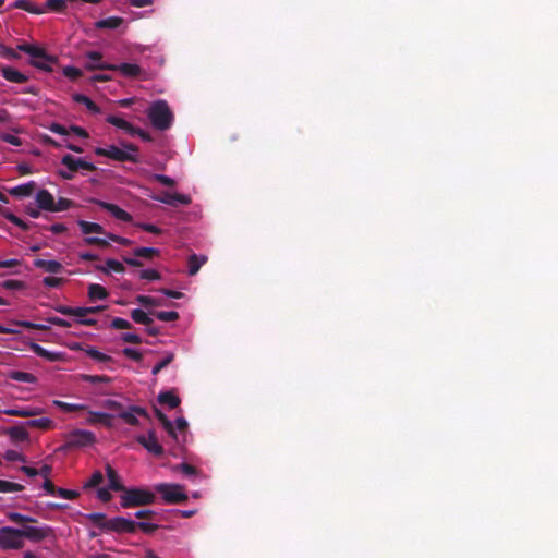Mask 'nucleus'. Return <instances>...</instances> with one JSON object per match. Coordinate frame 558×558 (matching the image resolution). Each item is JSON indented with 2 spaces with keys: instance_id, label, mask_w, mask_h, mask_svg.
<instances>
[{
  "instance_id": "obj_1",
  "label": "nucleus",
  "mask_w": 558,
  "mask_h": 558,
  "mask_svg": "<svg viewBox=\"0 0 558 558\" xmlns=\"http://www.w3.org/2000/svg\"><path fill=\"white\" fill-rule=\"evenodd\" d=\"M147 117L151 125L159 131L171 128L174 117L166 100H156L147 109Z\"/></svg>"
},
{
  "instance_id": "obj_2",
  "label": "nucleus",
  "mask_w": 558,
  "mask_h": 558,
  "mask_svg": "<svg viewBox=\"0 0 558 558\" xmlns=\"http://www.w3.org/2000/svg\"><path fill=\"white\" fill-rule=\"evenodd\" d=\"M122 146H123V149L118 146H114V145H110L107 148L97 147V148H95V154L97 156L108 157L112 160L120 161V162H124V161L138 162V159L135 155V153L138 151V148L134 144H131V143H123Z\"/></svg>"
},
{
  "instance_id": "obj_3",
  "label": "nucleus",
  "mask_w": 558,
  "mask_h": 558,
  "mask_svg": "<svg viewBox=\"0 0 558 558\" xmlns=\"http://www.w3.org/2000/svg\"><path fill=\"white\" fill-rule=\"evenodd\" d=\"M120 498L122 508H134L154 504L156 495L148 489L125 488Z\"/></svg>"
},
{
  "instance_id": "obj_4",
  "label": "nucleus",
  "mask_w": 558,
  "mask_h": 558,
  "mask_svg": "<svg viewBox=\"0 0 558 558\" xmlns=\"http://www.w3.org/2000/svg\"><path fill=\"white\" fill-rule=\"evenodd\" d=\"M106 307L102 305L90 306V307H71L66 305H58L54 310L65 316L77 317L76 323L83 326H95L97 320L95 318H87L88 314H95L104 311Z\"/></svg>"
},
{
  "instance_id": "obj_5",
  "label": "nucleus",
  "mask_w": 558,
  "mask_h": 558,
  "mask_svg": "<svg viewBox=\"0 0 558 558\" xmlns=\"http://www.w3.org/2000/svg\"><path fill=\"white\" fill-rule=\"evenodd\" d=\"M77 226L80 227V230L82 231V233L86 235V238H84L85 244L96 245L99 247H108L109 246V242L107 239L90 236V234L95 233V234L105 235L107 238V234H109V232H107L101 225H99L97 222H89L86 220H78Z\"/></svg>"
},
{
  "instance_id": "obj_6",
  "label": "nucleus",
  "mask_w": 558,
  "mask_h": 558,
  "mask_svg": "<svg viewBox=\"0 0 558 558\" xmlns=\"http://www.w3.org/2000/svg\"><path fill=\"white\" fill-rule=\"evenodd\" d=\"M65 442L60 450L78 449L92 446L96 442L93 432L86 429H74L64 436Z\"/></svg>"
},
{
  "instance_id": "obj_7",
  "label": "nucleus",
  "mask_w": 558,
  "mask_h": 558,
  "mask_svg": "<svg viewBox=\"0 0 558 558\" xmlns=\"http://www.w3.org/2000/svg\"><path fill=\"white\" fill-rule=\"evenodd\" d=\"M155 489L168 505L182 504L187 500L183 486L179 484H158Z\"/></svg>"
},
{
  "instance_id": "obj_8",
  "label": "nucleus",
  "mask_w": 558,
  "mask_h": 558,
  "mask_svg": "<svg viewBox=\"0 0 558 558\" xmlns=\"http://www.w3.org/2000/svg\"><path fill=\"white\" fill-rule=\"evenodd\" d=\"M0 547L2 549H21L24 547V541L20 529L3 526L0 529Z\"/></svg>"
},
{
  "instance_id": "obj_9",
  "label": "nucleus",
  "mask_w": 558,
  "mask_h": 558,
  "mask_svg": "<svg viewBox=\"0 0 558 558\" xmlns=\"http://www.w3.org/2000/svg\"><path fill=\"white\" fill-rule=\"evenodd\" d=\"M89 69H108L109 71H119L123 76L130 78H136L141 76L143 70L140 65L133 63H120V64H110V63H99V64H89Z\"/></svg>"
},
{
  "instance_id": "obj_10",
  "label": "nucleus",
  "mask_w": 558,
  "mask_h": 558,
  "mask_svg": "<svg viewBox=\"0 0 558 558\" xmlns=\"http://www.w3.org/2000/svg\"><path fill=\"white\" fill-rule=\"evenodd\" d=\"M21 531V536L23 538H27L31 542H40L47 537L53 536V529L49 525H41V526H32V525H25Z\"/></svg>"
},
{
  "instance_id": "obj_11",
  "label": "nucleus",
  "mask_w": 558,
  "mask_h": 558,
  "mask_svg": "<svg viewBox=\"0 0 558 558\" xmlns=\"http://www.w3.org/2000/svg\"><path fill=\"white\" fill-rule=\"evenodd\" d=\"M106 532H114L118 534H134L135 533V521L123 518L116 517L108 520V525Z\"/></svg>"
},
{
  "instance_id": "obj_12",
  "label": "nucleus",
  "mask_w": 558,
  "mask_h": 558,
  "mask_svg": "<svg viewBox=\"0 0 558 558\" xmlns=\"http://www.w3.org/2000/svg\"><path fill=\"white\" fill-rule=\"evenodd\" d=\"M137 416H143L147 420H150V416L145 408L138 405H132L128 410L121 411L118 413V417L124 421L128 425L138 426L140 420Z\"/></svg>"
},
{
  "instance_id": "obj_13",
  "label": "nucleus",
  "mask_w": 558,
  "mask_h": 558,
  "mask_svg": "<svg viewBox=\"0 0 558 558\" xmlns=\"http://www.w3.org/2000/svg\"><path fill=\"white\" fill-rule=\"evenodd\" d=\"M151 198L172 207H177L178 205H189L192 202L189 195L170 192H162L158 195H153Z\"/></svg>"
},
{
  "instance_id": "obj_14",
  "label": "nucleus",
  "mask_w": 558,
  "mask_h": 558,
  "mask_svg": "<svg viewBox=\"0 0 558 558\" xmlns=\"http://www.w3.org/2000/svg\"><path fill=\"white\" fill-rule=\"evenodd\" d=\"M17 50L27 53L32 60L43 59L47 62H58L57 57L48 54L44 48L27 43L17 45Z\"/></svg>"
},
{
  "instance_id": "obj_15",
  "label": "nucleus",
  "mask_w": 558,
  "mask_h": 558,
  "mask_svg": "<svg viewBox=\"0 0 558 558\" xmlns=\"http://www.w3.org/2000/svg\"><path fill=\"white\" fill-rule=\"evenodd\" d=\"M93 202L96 205H98L100 208L109 211L118 220H121L124 222H130L132 220V216L116 204L107 203V202L99 201V199H93Z\"/></svg>"
},
{
  "instance_id": "obj_16",
  "label": "nucleus",
  "mask_w": 558,
  "mask_h": 558,
  "mask_svg": "<svg viewBox=\"0 0 558 558\" xmlns=\"http://www.w3.org/2000/svg\"><path fill=\"white\" fill-rule=\"evenodd\" d=\"M136 441L156 457H161L165 452L163 447L159 444L158 439H147L145 435H138L136 437Z\"/></svg>"
},
{
  "instance_id": "obj_17",
  "label": "nucleus",
  "mask_w": 558,
  "mask_h": 558,
  "mask_svg": "<svg viewBox=\"0 0 558 558\" xmlns=\"http://www.w3.org/2000/svg\"><path fill=\"white\" fill-rule=\"evenodd\" d=\"M45 412V410L40 407H31V408H14L7 409L3 411L4 414L10 416H19V417H33L40 415Z\"/></svg>"
},
{
  "instance_id": "obj_18",
  "label": "nucleus",
  "mask_w": 558,
  "mask_h": 558,
  "mask_svg": "<svg viewBox=\"0 0 558 558\" xmlns=\"http://www.w3.org/2000/svg\"><path fill=\"white\" fill-rule=\"evenodd\" d=\"M36 203L39 209L53 211L54 197L48 190H40L36 194Z\"/></svg>"
},
{
  "instance_id": "obj_19",
  "label": "nucleus",
  "mask_w": 558,
  "mask_h": 558,
  "mask_svg": "<svg viewBox=\"0 0 558 558\" xmlns=\"http://www.w3.org/2000/svg\"><path fill=\"white\" fill-rule=\"evenodd\" d=\"M1 74L7 81L12 83H25L28 81V77L25 74L8 65L1 66Z\"/></svg>"
},
{
  "instance_id": "obj_20",
  "label": "nucleus",
  "mask_w": 558,
  "mask_h": 558,
  "mask_svg": "<svg viewBox=\"0 0 558 558\" xmlns=\"http://www.w3.org/2000/svg\"><path fill=\"white\" fill-rule=\"evenodd\" d=\"M34 266L36 268L44 269L45 271H47L49 274H59L63 269L62 264L54 259L46 260V259L37 258L34 260Z\"/></svg>"
},
{
  "instance_id": "obj_21",
  "label": "nucleus",
  "mask_w": 558,
  "mask_h": 558,
  "mask_svg": "<svg viewBox=\"0 0 558 558\" xmlns=\"http://www.w3.org/2000/svg\"><path fill=\"white\" fill-rule=\"evenodd\" d=\"M35 189L36 183L34 181H29L27 183L9 189L8 193L14 197H27L33 194Z\"/></svg>"
},
{
  "instance_id": "obj_22",
  "label": "nucleus",
  "mask_w": 558,
  "mask_h": 558,
  "mask_svg": "<svg viewBox=\"0 0 558 558\" xmlns=\"http://www.w3.org/2000/svg\"><path fill=\"white\" fill-rule=\"evenodd\" d=\"M29 348L31 350L38 356L47 360V361H50V362H57V361H60L61 360V356L62 354L59 353V352H50L48 350H46L45 348H43L41 345L35 343V342H31L29 343Z\"/></svg>"
},
{
  "instance_id": "obj_23",
  "label": "nucleus",
  "mask_w": 558,
  "mask_h": 558,
  "mask_svg": "<svg viewBox=\"0 0 558 558\" xmlns=\"http://www.w3.org/2000/svg\"><path fill=\"white\" fill-rule=\"evenodd\" d=\"M5 434L13 441H26L29 438V434L26 429V426L23 424L9 427L5 430Z\"/></svg>"
},
{
  "instance_id": "obj_24",
  "label": "nucleus",
  "mask_w": 558,
  "mask_h": 558,
  "mask_svg": "<svg viewBox=\"0 0 558 558\" xmlns=\"http://www.w3.org/2000/svg\"><path fill=\"white\" fill-rule=\"evenodd\" d=\"M87 423L95 425V424H101L107 427L112 426V415L105 413V412H96V411H89V416L87 418Z\"/></svg>"
},
{
  "instance_id": "obj_25",
  "label": "nucleus",
  "mask_w": 558,
  "mask_h": 558,
  "mask_svg": "<svg viewBox=\"0 0 558 558\" xmlns=\"http://www.w3.org/2000/svg\"><path fill=\"white\" fill-rule=\"evenodd\" d=\"M154 413L161 423L165 430L168 433V435L173 438L174 440H178L177 432H174V425L173 423L167 417V415L158 408H154Z\"/></svg>"
},
{
  "instance_id": "obj_26",
  "label": "nucleus",
  "mask_w": 558,
  "mask_h": 558,
  "mask_svg": "<svg viewBox=\"0 0 558 558\" xmlns=\"http://www.w3.org/2000/svg\"><path fill=\"white\" fill-rule=\"evenodd\" d=\"M106 474L109 481V489L114 492H122L125 489L123 484L120 482V477L116 470L110 465H106Z\"/></svg>"
},
{
  "instance_id": "obj_27",
  "label": "nucleus",
  "mask_w": 558,
  "mask_h": 558,
  "mask_svg": "<svg viewBox=\"0 0 558 558\" xmlns=\"http://www.w3.org/2000/svg\"><path fill=\"white\" fill-rule=\"evenodd\" d=\"M157 399L160 404L168 405L170 409H175L181 403L180 398L172 390L161 391Z\"/></svg>"
},
{
  "instance_id": "obj_28",
  "label": "nucleus",
  "mask_w": 558,
  "mask_h": 558,
  "mask_svg": "<svg viewBox=\"0 0 558 558\" xmlns=\"http://www.w3.org/2000/svg\"><path fill=\"white\" fill-rule=\"evenodd\" d=\"M11 8L21 9L27 11L33 14H43L45 13V9L43 7H38L36 3L31 2L28 0H16Z\"/></svg>"
},
{
  "instance_id": "obj_29",
  "label": "nucleus",
  "mask_w": 558,
  "mask_h": 558,
  "mask_svg": "<svg viewBox=\"0 0 558 558\" xmlns=\"http://www.w3.org/2000/svg\"><path fill=\"white\" fill-rule=\"evenodd\" d=\"M206 262L207 257L205 255L192 254L187 259L189 275L195 276Z\"/></svg>"
},
{
  "instance_id": "obj_30",
  "label": "nucleus",
  "mask_w": 558,
  "mask_h": 558,
  "mask_svg": "<svg viewBox=\"0 0 558 558\" xmlns=\"http://www.w3.org/2000/svg\"><path fill=\"white\" fill-rule=\"evenodd\" d=\"M106 121L119 129L124 130L130 135H135V126L122 118L116 116H108Z\"/></svg>"
},
{
  "instance_id": "obj_31",
  "label": "nucleus",
  "mask_w": 558,
  "mask_h": 558,
  "mask_svg": "<svg viewBox=\"0 0 558 558\" xmlns=\"http://www.w3.org/2000/svg\"><path fill=\"white\" fill-rule=\"evenodd\" d=\"M26 426L33 428H39L43 430H49L56 427V423L48 417L33 418L25 423Z\"/></svg>"
},
{
  "instance_id": "obj_32",
  "label": "nucleus",
  "mask_w": 558,
  "mask_h": 558,
  "mask_svg": "<svg viewBox=\"0 0 558 558\" xmlns=\"http://www.w3.org/2000/svg\"><path fill=\"white\" fill-rule=\"evenodd\" d=\"M123 22H124V20L122 17L110 16V17L97 21L95 23V26H96V28H99V29H105V28L114 29V28H118L120 25H122Z\"/></svg>"
},
{
  "instance_id": "obj_33",
  "label": "nucleus",
  "mask_w": 558,
  "mask_h": 558,
  "mask_svg": "<svg viewBox=\"0 0 558 558\" xmlns=\"http://www.w3.org/2000/svg\"><path fill=\"white\" fill-rule=\"evenodd\" d=\"M109 295L108 291L98 283H90L88 287V298L92 301L105 300Z\"/></svg>"
},
{
  "instance_id": "obj_34",
  "label": "nucleus",
  "mask_w": 558,
  "mask_h": 558,
  "mask_svg": "<svg viewBox=\"0 0 558 558\" xmlns=\"http://www.w3.org/2000/svg\"><path fill=\"white\" fill-rule=\"evenodd\" d=\"M86 519L92 522L96 527L106 532L108 520L105 513L101 512H92L86 514Z\"/></svg>"
},
{
  "instance_id": "obj_35",
  "label": "nucleus",
  "mask_w": 558,
  "mask_h": 558,
  "mask_svg": "<svg viewBox=\"0 0 558 558\" xmlns=\"http://www.w3.org/2000/svg\"><path fill=\"white\" fill-rule=\"evenodd\" d=\"M8 378L15 380V381L27 383V384H34L37 380V378L32 373L22 372V371H10L8 373Z\"/></svg>"
},
{
  "instance_id": "obj_36",
  "label": "nucleus",
  "mask_w": 558,
  "mask_h": 558,
  "mask_svg": "<svg viewBox=\"0 0 558 558\" xmlns=\"http://www.w3.org/2000/svg\"><path fill=\"white\" fill-rule=\"evenodd\" d=\"M97 270L102 271L105 274H109L110 271L114 272H124L125 268L123 264L117 259L109 258L106 260V267L98 265L96 267Z\"/></svg>"
},
{
  "instance_id": "obj_37",
  "label": "nucleus",
  "mask_w": 558,
  "mask_h": 558,
  "mask_svg": "<svg viewBox=\"0 0 558 558\" xmlns=\"http://www.w3.org/2000/svg\"><path fill=\"white\" fill-rule=\"evenodd\" d=\"M73 100L77 104H83L93 113H99L100 108L87 96L83 94L73 95Z\"/></svg>"
},
{
  "instance_id": "obj_38",
  "label": "nucleus",
  "mask_w": 558,
  "mask_h": 558,
  "mask_svg": "<svg viewBox=\"0 0 558 558\" xmlns=\"http://www.w3.org/2000/svg\"><path fill=\"white\" fill-rule=\"evenodd\" d=\"M131 318L136 323L144 326L153 324V319L141 308H134L131 311Z\"/></svg>"
},
{
  "instance_id": "obj_39",
  "label": "nucleus",
  "mask_w": 558,
  "mask_h": 558,
  "mask_svg": "<svg viewBox=\"0 0 558 558\" xmlns=\"http://www.w3.org/2000/svg\"><path fill=\"white\" fill-rule=\"evenodd\" d=\"M133 255L138 258L151 259L160 255V251L154 247H137L133 251Z\"/></svg>"
},
{
  "instance_id": "obj_40",
  "label": "nucleus",
  "mask_w": 558,
  "mask_h": 558,
  "mask_svg": "<svg viewBox=\"0 0 558 558\" xmlns=\"http://www.w3.org/2000/svg\"><path fill=\"white\" fill-rule=\"evenodd\" d=\"M7 518L16 524L36 523L37 520L33 517H27L19 512H8Z\"/></svg>"
},
{
  "instance_id": "obj_41",
  "label": "nucleus",
  "mask_w": 558,
  "mask_h": 558,
  "mask_svg": "<svg viewBox=\"0 0 558 558\" xmlns=\"http://www.w3.org/2000/svg\"><path fill=\"white\" fill-rule=\"evenodd\" d=\"M2 216L9 220L10 222H12L13 225L20 227L22 230H28L29 229V225L26 223L25 221H23L21 218H19L16 215H14L13 213H11L10 210L8 209H4L2 211Z\"/></svg>"
},
{
  "instance_id": "obj_42",
  "label": "nucleus",
  "mask_w": 558,
  "mask_h": 558,
  "mask_svg": "<svg viewBox=\"0 0 558 558\" xmlns=\"http://www.w3.org/2000/svg\"><path fill=\"white\" fill-rule=\"evenodd\" d=\"M24 486L19 483L0 480V493L22 492Z\"/></svg>"
},
{
  "instance_id": "obj_43",
  "label": "nucleus",
  "mask_w": 558,
  "mask_h": 558,
  "mask_svg": "<svg viewBox=\"0 0 558 558\" xmlns=\"http://www.w3.org/2000/svg\"><path fill=\"white\" fill-rule=\"evenodd\" d=\"M53 404L64 412H74L85 409V405L83 404L68 403L61 400H53Z\"/></svg>"
},
{
  "instance_id": "obj_44",
  "label": "nucleus",
  "mask_w": 558,
  "mask_h": 558,
  "mask_svg": "<svg viewBox=\"0 0 558 558\" xmlns=\"http://www.w3.org/2000/svg\"><path fill=\"white\" fill-rule=\"evenodd\" d=\"M85 57L87 58V62L85 63V69L88 70V71H95L96 69H89L88 65L89 64H99V63H104L101 61L102 59V54L101 52L99 51H87L85 53Z\"/></svg>"
},
{
  "instance_id": "obj_45",
  "label": "nucleus",
  "mask_w": 558,
  "mask_h": 558,
  "mask_svg": "<svg viewBox=\"0 0 558 558\" xmlns=\"http://www.w3.org/2000/svg\"><path fill=\"white\" fill-rule=\"evenodd\" d=\"M173 360H174V354L170 353V352L167 353L166 356L153 367V371H151L153 375H157L159 372H161L163 368H166L168 365H170Z\"/></svg>"
},
{
  "instance_id": "obj_46",
  "label": "nucleus",
  "mask_w": 558,
  "mask_h": 558,
  "mask_svg": "<svg viewBox=\"0 0 558 558\" xmlns=\"http://www.w3.org/2000/svg\"><path fill=\"white\" fill-rule=\"evenodd\" d=\"M66 8L65 0H47L44 9L45 12L47 10L53 11V12H62Z\"/></svg>"
},
{
  "instance_id": "obj_47",
  "label": "nucleus",
  "mask_w": 558,
  "mask_h": 558,
  "mask_svg": "<svg viewBox=\"0 0 558 558\" xmlns=\"http://www.w3.org/2000/svg\"><path fill=\"white\" fill-rule=\"evenodd\" d=\"M82 379L94 385L101 383L109 384L112 380L109 376L106 375H82Z\"/></svg>"
},
{
  "instance_id": "obj_48",
  "label": "nucleus",
  "mask_w": 558,
  "mask_h": 558,
  "mask_svg": "<svg viewBox=\"0 0 558 558\" xmlns=\"http://www.w3.org/2000/svg\"><path fill=\"white\" fill-rule=\"evenodd\" d=\"M86 354L92 357L93 360L95 361H98V362H110L112 360L111 356L98 351L97 349L95 348H88L86 350Z\"/></svg>"
},
{
  "instance_id": "obj_49",
  "label": "nucleus",
  "mask_w": 558,
  "mask_h": 558,
  "mask_svg": "<svg viewBox=\"0 0 558 558\" xmlns=\"http://www.w3.org/2000/svg\"><path fill=\"white\" fill-rule=\"evenodd\" d=\"M153 314L161 322H175L180 317L179 313L175 311L154 312Z\"/></svg>"
},
{
  "instance_id": "obj_50",
  "label": "nucleus",
  "mask_w": 558,
  "mask_h": 558,
  "mask_svg": "<svg viewBox=\"0 0 558 558\" xmlns=\"http://www.w3.org/2000/svg\"><path fill=\"white\" fill-rule=\"evenodd\" d=\"M136 302L140 303L141 305L145 306V307L161 305V301L160 300H158L156 298H153V296H148V295H137L136 296Z\"/></svg>"
},
{
  "instance_id": "obj_51",
  "label": "nucleus",
  "mask_w": 558,
  "mask_h": 558,
  "mask_svg": "<svg viewBox=\"0 0 558 558\" xmlns=\"http://www.w3.org/2000/svg\"><path fill=\"white\" fill-rule=\"evenodd\" d=\"M104 481V475L100 471H95L90 478L85 483L84 488H94L100 485Z\"/></svg>"
},
{
  "instance_id": "obj_52",
  "label": "nucleus",
  "mask_w": 558,
  "mask_h": 558,
  "mask_svg": "<svg viewBox=\"0 0 558 558\" xmlns=\"http://www.w3.org/2000/svg\"><path fill=\"white\" fill-rule=\"evenodd\" d=\"M62 73L71 81H76L83 75V72L80 69L71 65L64 66Z\"/></svg>"
},
{
  "instance_id": "obj_53",
  "label": "nucleus",
  "mask_w": 558,
  "mask_h": 558,
  "mask_svg": "<svg viewBox=\"0 0 558 558\" xmlns=\"http://www.w3.org/2000/svg\"><path fill=\"white\" fill-rule=\"evenodd\" d=\"M73 206L74 202L72 199L60 197L57 202H54V209L52 213L68 210Z\"/></svg>"
},
{
  "instance_id": "obj_54",
  "label": "nucleus",
  "mask_w": 558,
  "mask_h": 558,
  "mask_svg": "<svg viewBox=\"0 0 558 558\" xmlns=\"http://www.w3.org/2000/svg\"><path fill=\"white\" fill-rule=\"evenodd\" d=\"M77 158L72 155H64L61 159V163L68 168L71 172L78 171L77 169Z\"/></svg>"
},
{
  "instance_id": "obj_55",
  "label": "nucleus",
  "mask_w": 558,
  "mask_h": 558,
  "mask_svg": "<svg viewBox=\"0 0 558 558\" xmlns=\"http://www.w3.org/2000/svg\"><path fill=\"white\" fill-rule=\"evenodd\" d=\"M158 527L159 526L155 523H149V522H144V521L135 522V531L137 529H140L142 532H144L146 534L154 533L155 531L158 530Z\"/></svg>"
},
{
  "instance_id": "obj_56",
  "label": "nucleus",
  "mask_w": 558,
  "mask_h": 558,
  "mask_svg": "<svg viewBox=\"0 0 558 558\" xmlns=\"http://www.w3.org/2000/svg\"><path fill=\"white\" fill-rule=\"evenodd\" d=\"M0 54L9 60L20 59V54L12 48L4 46L0 43Z\"/></svg>"
},
{
  "instance_id": "obj_57",
  "label": "nucleus",
  "mask_w": 558,
  "mask_h": 558,
  "mask_svg": "<svg viewBox=\"0 0 558 558\" xmlns=\"http://www.w3.org/2000/svg\"><path fill=\"white\" fill-rule=\"evenodd\" d=\"M175 469L180 470L187 477L196 476L198 474V470L189 463H181Z\"/></svg>"
},
{
  "instance_id": "obj_58",
  "label": "nucleus",
  "mask_w": 558,
  "mask_h": 558,
  "mask_svg": "<svg viewBox=\"0 0 558 558\" xmlns=\"http://www.w3.org/2000/svg\"><path fill=\"white\" fill-rule=\"evenodd\" d=\"M150 179L156 182H159L160 184L166 185V186H174L175 185V181L172 178L165 175V174L154 173V174H151Z\"/></svg>"
},
{
  "instance_id": "obj_59",
  "label": "nucleus",
  "mask_w": 558,
  "mask_h": 558,
  "mask_svg": "<svg viewBox=\"0 0 558 558\" xmlns=\"http://www.w3.org/2000/svg\"><path fill=\"white\" fill-rule=\"evenodd\" d=\"M111 328L113 329H131L132 328V324L124 319V318H120V317H116L111 320V324H110Z\"/></svg>"
},
{
  "instance_id": "obj_60",
  "label": "nucleus",
  "mask_w": 558,
  "mask_h": 558,
  "mask_svg": "<svg viewBox=\"0 0 558 558\" xmlns=\"http://www.w3.org/2000/svg\"><path fill=\"white\" fill-rule=\"evenodd\" d=\"M29 63H31V65H33L37 69H40L46 72H51L52 71L51 64H54L56 62H47V61H44L43 59H37V60H31Z\"/></svg>"
},
{
  "instance_id": "obj_61",
  "label": "nucleus",
  "mask_w": 558,
  "mask_h": 558,
  "mask_svg": "<svg viewBox=\"0 0 558 558\" xmlns=\"http://www.w3.org/2000/svg\"><path fill=\"white\" fill-rule=\"evenodd\" d=\"M57 496L64 498V499L73 500V499H76L80 496V494L76 490L59 487V489L57 490Z\"/></svg>"
},
{
  "instance_id": "obj_62",
  "label": "nucleus",
  "mask_w": 558,
  "mask_h": 558,
  "mask_svg": "<svg viewBox=\"0 0 558 558\" xmlns=\"http://www.w3.org/2000/svg\"><path fill=\"white\" fill-rule=\"evenodd\" d=\"M0 140L5 142V143H9L13 146H21L22 145V140L13 134H10V133H1L0 134Z\"/></svg>"
},
{
  "instance_id": "obj_63",
  "label": "nucleus",
  "mask_w": 558,
  "mask_h": 558,
  "mask_svg": "<svg viewBox=\"0 0 558 558\" xmlns=\"http://www.w3.org/2000/svg\"><path fill=\"white\" fill-rule=\"evenodd\" d=\"M140 277L145 280H159L161 275L155 269H145L140 272Z\"/></svg>"
},
{
  "instance_id": "obj_64",
  "label": "nucleus",
  "mask_w": 558,
  "mask_h": 558,
  "mask_svg": "<svg viewBox=\"0 0 558 558\" xmlns=\"http://www.w3.org/2000/svg\"><path fill=\"white\" fill-rule=\"evenodd\" d=\"M122 353L129 357V359H132L136 362H141L143 360V354L138 351H136L135 349H132V348H124L122 350Z\"/></svg>"
}]
</instances>
